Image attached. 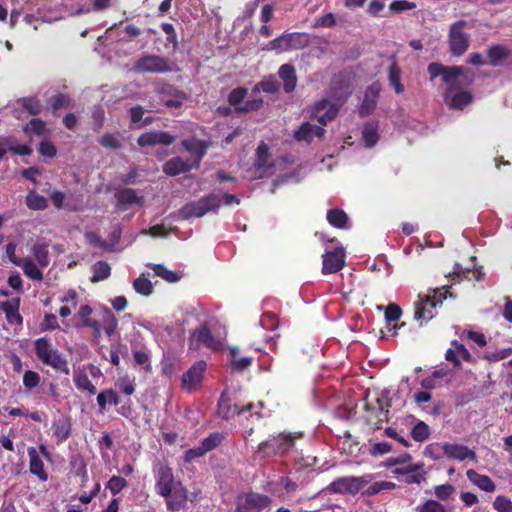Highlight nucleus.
I'll use <instances>...</instances> for the list:
<instances>
[{
	"label": "nucleus",
	"instance_id": "35",
	"mask_svg": "<svg viewBox=\"0 0 512 512\" xmlns=\"http://www.w3.org/2000/svg\"><path fill=\"white\" fill-rule=\"evenodd\" d=\"M328 222L337 228H346L348 222L347 214L340 209H332L327 213Z\"/></svg>",
	"mask_w": 512,
	"mask_h": 512
},
{
	"label": "nucleus",
	"instance_id": "57",
	"mask_svg": "<svg viewBox=\"0 0 512 512\" xmlns=\"http://www.w3.org/2000/svg\"><path fill=\"white\" fill-rule=\"evenodd\" d=\"M454 492L455 488L451 484L438 485L434 489L435 496L442 501L447 500Z\"/></svg>",
	"mask_w": 512,
	"mask_h": 512
},
{
	"label": "nucleus",
	"instance_id": "41",
	"mask_svg": "<svg viewBox=\"0 0 512 512\" xmlns=\"http://www.w3.org/2000/svg\"><path fill=\"white\" fill-rule=\"evenodd\" d=\"M32 254L41 267L49 265L48 250L45 244H35L32 248Z\"/></svg>",
	"mask_w": 512,
	"mask_h": 512
},
{
	"label": "nucleus",
	"instance_id": "50",
	"mask_svg": "<svg viewBox=\"0 0 512 512\" xmlns=\"http://www.w3.org/2000/svg\"><path fill=\"white\" fill-rule=\"evenodd\" d=\"M24 131L26 133H34L35 135L42 136L45 135L47 129L46 124L41 119L34 118L24 127Z\"/></svg>",
	"mask_w": 512,
	"mask_h": 512
},
{
	"label": "nucleus",
	"instance_id": "29",
	"mask_svg": "<svg viewBox=\"0 0 512 512\" xmlns=\"http://www.w3.org/2000/svg\"><path fill=\"white\" fill-rule=\"evenodd\" d=\"M422 469L421 464H412L406 468H398L395 470L397 474L405 475V483L413 484V483H421L424 477L418 473L419 470Z\"/></svg>",
	"mask_w": 512,
	"mask_h": 512
},
{
	"label": "nucleus",
	"instance_id": "45",
	"mask_svg": "<svg viewBox=\"0 0 512 512\" xmlns=\"http://www.w3.org/2000/svg\"><path fill=\"white\" fill-rule=\"evenodd\" d=\"M401 314H402L401 308L394 303H391L386 307L385 318L388 321L387 328L389 330L396 329L397 326L391 325L390 322L397 321L401 317Z\"/></svg>",
	"mask_w": 512,
	"mask_h": 512
},
{
	"label": "nucleus",
	"instance_id": "2",
	"mask_svg": "<svg viewBox=\"0 0 512 512\" xmlns=\"http://www.w3.org/2000/svg\"><path fill=\"white\" fill-rule=\"evenodd\" d=\"M35 351L39 360L52 367L58 372L68 375L70 369L67 360L55 349L51 347L46 338H39L35 342Z\"/></svg>",
	"mask_w": 512,
	"mask_h": 512
},
{
	"label": "nucleus",
	"instance_id": "17",
	"mask_svg": "<svg viewBox=\"0 0 512 512\" xmlns=\"http://www.w3.org/2000/svg\"><path fill=\"white\" fill-rule=\"evenodd\" d=\"M191 169H195L193 164L181 157H174L166 161L163 165V172L169 176H176L188 172Z\"/></svg>",
	"mask_w": 512,
	"mask_h": 512
},
{
	"label": "nucleus",
	"instance_id": "60",
	"mask_svg": "<svg viewBox=\"0 0 512 512\" xmlns=\"http://www.w3.org/2000/svg\"><path fill=\"white\" fill-rule=\"evenodd\" d=\"M512 354V347L503 348L495 352H488L485 358L490 362H497L499 360L505 359Z\"/></svg>",
	"mask_w": 512,
	"mask_h": 512
},
{
	"label": "nucleus",
	"instance_id": "39",
	"mask_svg": "<svg viewBox=\"0 0 512 512\" xmlns=\"http://www.w3.org/2000/svg\"><path fill=\"white\" fill-rule=\"evenodd\" d=\"M509 55V50H507L504 46L495 45L492 46L488 50V56L493 65L500 64L504 59H506Z\"/></svg>",
	"mask_w": 512,
	"mask_h": 512
},
{
	"label": "nucleus",
	"instance_id": "62",
	"mask_svg": "<svg viewBox=\"0 0 512 512\" xmlns=\"http://www.w3.org/2000/svg\"><path fill=\"white\" fill-rule=\"evenodd\" d=\"M247 94V89L245 88H237V89H234L233 91H231V93L229 94V97H228V100H229V103L232 105V106H235L236 108L238 107V105L243 101V99L245 98Z\"/></svg>",
	"mask_w": 512,
	"mask_h": 512
},
{
	"label": "nucleus",
	"instance_id": "64",
	"mask_svg": "<svg viewBox=\"0 0 512 512\" xmlns=\"http://www.w3.org/2000/svg\"><path fill=\"white\" fill-rule=\"evenodd\" d=\"M40 378L36 372L26 371L23 376V384L25 388L31 390L39 384Z\"/></svg>",
	"mask_w": 512,
	"mask_h": 512
},
{
	"label": "nucleus",
	"instance_id": "61",
	"mask_svg": "<svg viewBox=\"0 0 512 512\" xmlns=\"http://www.w3.org/2000/svg\"><path fill=\"white\" fill-rule=\"evenodd\" d=\"M99 143L106 147V148H111V149H118L121 147V142L120 140L118 139L117 136L113 135V134H105L101 137V139L99 140Z\"/></svg>",
	"mask_w": 512,
	"mask_h": 512
},
{
	"label": "nucleus",
	"instance_id": "26",
	"mask_svg": "<svg viewBox=\"0 0 512 512\" xmlns=\"http://www.w3.org/2000/svg\"><path fill=\"white\" fill-rule=\"evenodd\" d=\"M467 478L480 489L486 492H493L496 489L494 482L490 477L477 473L473 469H469L466 472Z\"/></svg>",
	"mask_w": 512,
	"mask_h": 512
},
{
	"label": "nucleus",
	"instance_id": "8",
	"mask_svg": "<svg viewBox=\"0 0 512 512\" xmlns=\"http://www.w3.org/2000/svg\"><path fill=\"white\" fill-rule=\"evenodd\" d=\"M134 70L141 73H162L171 71L172 68L164 58L151 55L139 59L134 65Z\"/></svg>",
	"mask_w": 512,
	"mask_h": 512
},
{
	"label": "nucleus",
	"instance_id": "59",
	"mask_svg": "<svg viewBox=\"0 0 512 512\" xmlns=\"http://www.w3.org/2000/svg\"><path fill=\"white\" fill-rule=\"evenodd\" d=\"M493 506L498 512H512V501L505 496H497Z\"/></svg>",
	"mask_w": 512,
	"mask_h": 512
},
{
	"label": "nucleus",
	"instance_id": "48",
	"mask_svg": "<svg viewBox=\"0 0 512 512\" xmlns=\"http://www.w3.org/2000/svg\"><path fill=\"white\" fill-rule=\"evenodd\" d=\"M279 89V84L275 77H270L266 80H263L255 85L253 91L259 92L260 90L267 93H275Z\"/></svg>",
	"mask_w": 512,
	"mask_h": 512
},
{
	"label": "nucleus",
	"instance_id": "16",
	"mask_svg": "<svg viewBox=\"0 0 512 512\" xmlns=\"http://www.w3.org/2000/svg\"><path fill=\"white\" fill-rule=\"evenodd\" d=\"M206 364L204 361L195 363L182 377V385L187 390H192L200 383Z\"/></svg>",
	"mask_w": 512,
	"mask_h": 512
},
{
	"label": "nucleus",
	"instance_id": "47",
	"mask_svg": "<svg viewBox=\"0 0 512 512\" xmlns=\"http://www.w3.org/2000/svg\"><path fill=\"white\" fill-rule=\"evenodd\" d=\"M54 434L58 442L65 441L70 435V425L66 420H59L53 424Z\"/></svg>",
	"mask_w": 512,
	"mask_h": 512
},
{
	"label": "nucleus",
	"instance_id": "9",
	"mask_svg": "<svg viewBox=\"0 0 512 512\" xmlns=\"http://www.w3.org/2000/svg\"><path fill=\"white\" fill-rule=\"evenodd\" d=\"M271 500L268 496L249 493L238 499L239 511L241 512H261L265 509Z\"/></svg>",
	"mask_w": 512,
	"mask_h": 512
},
{
	"label": "nucleus",
	"instance_id": "53",
	"mask_svg": "<svg viewBox=\"0 0 512 512\" xmlns=\"http://www.w3.org/2000/svg\"><path fill=\"white\" fill-rule=\"evenodd\" d=\"M127 486V481L120 476H113L108 481L106 487L113 495L118 494L123 488Z\"/></svg>",
	"mask_w": 512,
	"mask_h": 512
},
{
	"label": "nucleus",
	"instance_id": "31",
	"mask_svg": "<svg viewBox=\"0 0 512 512\" xmlns=\"http://www.w3.org/2000/svg\"><path fill=\"white\" fill-rule=\"evenodd\" d=\"M22 268L24 274L33 280L41 281L43 274L31 258H22L21 262L17 265Z\"/></svg>",
	"mask_w": 512,
	"mask_h": 512
},
{
	"label": "nucleus",
	"instance_id": "28",
	"mask_svg": "<svg viewBox=\"0 0 512 512\" xmlns=\"http://www.w3.org/2000/svg\"><path fill=\"white\" fill-rule=\"evenodd\" d=\"M324 134V129L310 123H304L295 132V137L298 140L310 142L314 136L321 137Z\"/></svg>",
	"mask_w": 512,
	"mask_h": 512
},
{
	"label": "nucleus",
	"instance_id": "32",
	"mask_svg": "<svg viewBox=\"0 0 512 512\" xmlns=\"http://www.w3.org/2000/svg\"><path fill=\"white\" fill-rule=\"evenodd\" d=\"M148 266L154 271L155 275L162 278L169 283H175L181 279V274L167 269L161 264H148Z\"/></svg>",
	"mask_w": 512,
	"mask_h": 512
},
{
	"label": "nucleus",
	"instance_id": "24",
	"mask_svg": "<svg viewBox=\"0 0 512 512\" xmlns=\"http://www.w3.org/2000/svg\"><path fill=\"white\" fill-rule=\"evenodd\" d=\"M187 502V490L183 485L176 486L173 495L168 499L167 508L172 512L182 510Z\"/></svg>",
	"mask_w": 512,
	"mask_h": 512
},
{
	"label": "nucleus",
	"instance_id": "40",
	"mask_svg": "<svg viewBox=\"0 0 512 512\" xmlns=\"http://www.w3.org/2000/svg\"><path fill=\"white\" fill-rule=\"evenodd\" d=\"M26 204L30 209L43 210L47 207V199L34 191L28 193Z\"/></svg>",
	"mask_w": 512,
	"mask_h": 512
},
{
	"label": "nucleus",
	"instance_id": "15",
	"mask_svg": "<svg viewBox=\"0 0 512 512\" xmlns=\"http://www.w3.org/2000/svg\"><path fill=\"white\" fill-rule=\"evenodd\" d=\"M182 146L191 154L193 161H190L194 168H199L200 162L206 153V145L203 141L192 138L182 141Z\"/></svg>",
	"mask_w": 512,
	"mask_h": 512
},
{
	"label": "nucleus",
	"instance_id": "7",
	"mask_svg": "<svg viewBox=\"0 0 512 512\" xmlns=\"http://www.w3.org/2000/svg\"><path fill=\"white\" fill-rule=\"evenodd\" d=\"M202 346L211 350H218L222 347L220 339L214 337L207 324H203L196 328L190 336L189 348L199 350Z\"/></svg>",
	"mask_w": 512,
	"mask_h": 512
},
{
	"label": "nucleus",
	"instance_id": "52",
	"mask_svg": "<svg viewBox=\"0 0 512 512\" xmlns=\"http://www.w3.org/2000/svg\"><path fill=\"white\" fill-rule=\"evenodd\" d=\"M91 313H92V308L88 305H83L80 307V309L77 313V317L81 319L83 326L96 328L97 323L95 321H92L89 318Z\"/></svg>",
	"mask_w": 512,
	"mask_h": 512
},
{
	"label": "nucleus",
	"instance_id": "43",
	"mask_svg": "<svg viewBox=\"0 0 512 512\" xmlns=\"http://www.w3.org/2000/svg\"><path fill=\"white\" fill-rule=\"evenodd\" d=\"M97 402L101 411L103 412L106 409L107 403L113 405L118 404V396L113 390L108 389L98 394Z\"/></svg>",
	"mask_w": 512,
	"mask_h": 512
},
{
	"label": "nucleus",
	"instance_id": "21",
	"mask_svg": "<svg viewBox=\"0 0 512 512\" xmlns=\"http://www.w3.org/2000/svg\"><path fill=\"white\" fill-rule=\"evenodd\" d=\"M331 90L336 99L340 100L348 96L351 92V84L343 74L335 75L331 82Z\"/></svg>",
	"mask_w": 512,
	"mask_h": 512
},
{
	"label": "nucleus",
	"instance_id": "56",
	"mask_svg": "<svg viewBox=\"0 0 512 512\" xmlns=\"http://www.w3.org/2000/svg\"><path fill=\"white\" fill-rule=\"evenodd\" d=\"M144 109L141 106H135L130 109L131 122L134 124L147 125L151 123L150 118L143 121Z\"/></svg>",
	"mask_w": 512,
	"mask_h": 512
},
{
	"label": "nucleus",
	"instance_id": "22",
	"mask_svg": "<svg viewBox=\"0 0 512 512\" xmlns=\"http://www.w3.org/2000/svg\"><path fill=\"white\" fill-rule=\"evenodd\" d=\"M278 74L283 81L285 92H292L297 84L295 68L290 64H284L279 68Z\"/></svg>",
	"mask_w": 512,
	"mask_h": 512
},
{
	"label": "nucleus",
	"instance_id": "38",
	"mask_svg": "<svg viewBox=\"0 0 512 512\" xmlns=\"http://www.w3.org/2000/svg\"><path fill=\"white\" fill-rule=\"evenodd\" d=\"M74 383L77 389L87 391L89 395H94L96 393V387L92 384L91 380L85 373L76 374L74 377Z\"/></svg>",
	"mask_w": 512,
	"mask_h": 512
},
{
	"label": "nucleus",
	"instance_id": "34",
	"mask_svg": "<svg viewBox=\"0 0 512 512\" xmlns=\"http://www.w3.org/2000/svg\"><path fill=\"white\" fill-rule=\"evenodd\" d=\"M134 290L141 295L149 296L153 292V284L143 273L133 282Z\"/></svg>",
	"mask_w": 512,
	"mask_h": 512
},
{
	"label": "nucleus",
	"instance_id": "6",
	"mask_svg": "<svg viewBox=\"0 0 512 512\" xmlns=\"http://www.w3.org/2000/svg\"><path fill=\"white\" fill-rule=\"evenodd\" d=\"M370 483L368 476H346L335 479L328 489L338 494H356Z\"/></svg>",
	"mask_w": 512,
	"mask_h": 512
},
{
	"label": "nucleus",
	"instance_id": "20",
	"mask_svg": "<svg viewBox=\"0 0 512 512\" xmlns=\"http://www.w3.org/2000/svg\"><path fill=\"white\" fill-rule=\"evenodd\" d=\"M338 109L327 100H322L315 105V117L321 125H326L328 121L334 119Z\"/></svg>",
	"mask_w": 512,
	"mask_h": 512
},
{
	"label": "nucleus",
	"instance_id": "51",
	"mask_svg": "<svg viewBox=\"0 0 512 512\" xmlns=\"http://www.w3.org/2000/svg\"><path fill=\"white\" fill-rule=\"evenodd\" d=\"M222 435L219 433H212L205 439H203L200 443V446L204 450L205 453L215 449L222 442Z\"/></svg>",
	"mask_w": 512,
	"mask_h": 512
},
{
	"label": "nucleus",
	"instance_id": "12",
	"mask_svg": "<svg viewBox=\"0 0 512 512\" xmlns=\"http://www.w3.org/2000/svg\"><path fill=\"white\" fill-rule=\"evenodd\" d=\"M345 253L343 248H336L323 255V274L336 273L341 270L345 264Z\"/></svg>",
	"mask_w": 512,
	"mask_h": 512
},
{
	"label": "nucleus",
	"instance_id": "10",
	"mask_svg": "<svg viewBox=\"0 0 512 512\" xmlns=\"http://www.w3.org/2000/svg\"><path fill=\"white\" fill-rule=\"evenodd\" d=\"M182 485L180 481L174 478L172 469L165 465H160L156 471L155 489L158 494H164L171 491V488Z\"/></svg>",
	"mask_w": 512,
	"mask_h": 512
},
{
	"label": "nucleus",
	"instance_id": "13",
	"mask_svg": "<svg viewBox=\"0 0 512 512\" xmlns=\"http://www.w3.org/2000/svg\"><path fill=\"white\" fill-rule=\"evenodd\" d=\"M175 141V137L165 131H150L140 135L137 143L141 147L165 145L168 146Z\"/></svg>",
	"mask_w": 512,
	"mask_h": 512
},
{
	"label": "nucleus",
	"instance_id": "30",
	"mask_svg": "<svg viewBox=\"0 0 512 512\" xmlns=\"http://www.w3.org/2000/svg\"><path fill=\"white\" fill-rule=\"evenodd\" d=\"M450 49L453 55L460 56L468 48V39L465 34H450Z\"/></svg>",
	"mask_w": 512,
	"mask_h": 512
},
{
	"label": "nucleus",
	"instance_id": "55",
	"mask_svg": "<svg viewBox=\"0 0 512 512\" xmlns=\"http://www.w3.org/2000/svg\"><path fill=\"white\" fill-rule=\"evenodd\" d=\"M49 103L53 110L66 108L70 105V98L65 94H57L49 99Z\"/></svg>",
	"mask_w": 512,
	"mask_h": 512
},
{
	"label": "nucleus",
	"instance_id": "33",
	"mask_svg": "<svg viewBox=\"0 0 512 512\" xmlns=\"http://www.w3.org/2000/svg\"><path fill=\"white\" fill-rule=\"evenodd\" d=\"M269 154L268 147L265 144H261L258 146L256 151V161L255 165L258 170H260L259 177L266 172V169L269 167Z\"/></svg>",
	"mask_w": 512,
	"mask_h": 512
},
{
	"label": "nucleus",
	"instance_id": "3",
	"mask_svg": "<svg viewBox=\"0 0 512 512\" xmlns=\"http://www.w3.org/2000/svg\"><path fill=\"white\" fill-rule=\"evenodd\" d=\"M220 204L221 199L219 196L210 194L198 201L187 203L179 209L173 217L180 220H188L192 217H202L210 211H215Z\"/></svg>",
	"mask_w": 512,
	"mask_h": 512
},
{
	"label": "nucleus",
	"instance_id": "5",
	"mask_svg": "<svg viewBox=\"0 0 512 512\" xmlns=\"http://www.w3.org/2000/svg\"><path fill=\"white\" fill-rule=\"evenodd\" d=\"M300 433L279 434L259 445L256 455L260 458L270 457L277 453L288 451L294 444V440L300 438Z\"/></svg>",
	"mask_w": 512,
	"mask_h": 512
},
{
	"label": "nucleus",
	"instance_id": "42",
	"mask_svg": "<svg viewBox=\"0 0 512 512\" xmlns=\"http://www.w3.org/2000/svg\"><path fill=\"white\" fill-rule=\"evenodd\" d=\"M411 436L415 441L423 442L429 438L430 428L425 422L419 421L413 427Z\"/></svg>",
	"mask_w": 512,
	"mask_h": 512
},
{
	"label": "nucleus",
	"instance_id": "18",
	"mask_svg": "<svg viewBox=\"0 0 512 512\" xmlns=\"http://www.w3.org/2000/svg\"><path fill=\"white\" fill-rule=\"evenodd\" d=\"M28 456H29V470L30 472L37 476L40 481H47L48 474L44 469V463L41 459L39 453L36 448L29 447L28 448Z\"/></svg>",
	"mask_w": 512,
	"mask_h": 512
},
{
	"label": "nucleus",
	"instance_id": "58",
	"mask_svg": "<svg viewBox=\"0 0 512 512\" xmlns=\"http://www.w3.org/2000/svg\"><path fill=\"white\" fill-rule=\"evenodd\" d=\"M395 487V484L392 482L387 481H381V482H375L371 484L365 491V494L367 495H375L379 493L382 490H389Z\"/></svg>",
	"mask_w": 512,
	"mask_h": 512
},
{
	"label": "nucleus",
	"instance_id": "11",
	"mask_svg": "<svg viewBox=\"0 0 512 512\" xmlns=\"http://www.w3.org/2000/svg\"><path fill=\"white\" fill-rule=\"evenodd\" d=\"M305 34H281L278 38L270 43V49L278 52L286 51L289 49H298L303 47L307 40H301Z\"/></svg>",
	"mask_w": 512,
	"mask_h": 512
},
{
	"label": "nucleus",
	"instance_id": "54",
	"mask_svg": "<svg viewBox=\"0 0 512 512\" xmlns=\"http://www.w3.org/2000/svg\"><path fill=\"white\" fill-rule=\"evenodd\" d=\"M2 309L6 313L7 319L10 322H16V323L22 322L21 315L17 312L15 306L11 302H9V301L3 302Z\"/></svg>",
	"mask_w": 512,
	"mask_h": 512
},
{
	"label": "nucleus",
	"instance_id": "23",
	"mask_svg": "<svg viewBox=\"0 0 512 512\" xmlns=\"http://www.w3.org/2000/svg\"><path fill=\"white\" fill-rule=\"evenodd\" d=\"M451 92H446L445 101L452 109H463L472 102V94L468 91H461L452 96Z\"/></svg>",
	"mask_w": 512,
	"mask_h": 512
},
{
	"label": "nucleus",
	"instance_id": "25",
	"mask_svg": "<svg viewBox=\"0 0 512 512\" xmlns=\"http://www.w3.org/2000/svg\"><path fill=\"white\" fill-rule=\"evenodd\" d=\"M187 502V490L183 485L176 486L173 495L168 499L167 508L172 512L182 510Z\"/></svg>",
	"mask_w": 512,
	"mask_h": 512
},
{
	"label": "nucleus",
	"instance_id": "36",
	"mask_svg": "<svg viewBox=\"0 0 512 512\" xmlns=\"http://www.w3.org/2000/svg\"><path fill=\"white\" fill-rule=\"evenodd\" d=\"M17 104L31 115H37L42 111V105L35 97L20 98L17 100Z\"/></svg>",
	"mask_w": 512,
	"mask_h": 512
},
{
	"label": "nucleus",
	"instance_id": "46",
	"mask_svg": "<svg viewBox=\"0 0 512 512\" xmlns=\"http://www.w3.org/2000/svg\"><path fill=\"white\" fill-rule=\"evenodd\" d=\"M388 79L397 94L404 91V87L400 83V69L395 63L390 66Z\"/></svg>",
	"mask_w": 512,
	"mask_h": 512
},
{
	"label": "nucleus",
	"instance_id": "49",
	"mask_svg": "<svg viewBox=\"0 0 512 512\" xmlns=\"http://www.w3.org/2000/svg\"><path fill=\"white\" fill-rule=\"evenodd\" d=\"M416 512H448V510L436 500H427L416 507Z\"/></svg>",
	"mask_w": 512,
	"mask_h": 512
},
{
	"label": "nucleus",
	"instance_id": "1",
	"mask_svg": "<svg viewBox=\"0 0 512 512\" xmlns=\"http://www.w3.org/2000/svg\"><path fill=\"white\" fill-rule=\"evenodd\" d=\"M428 72L431 79L441 76L443 82L449 86L448 91L457 89L462 84H469L474 79L473 74L468 69L458 66H444L439 63H430Z\"/></svg>",
	"mask_w": 512,
	"mask_h": 512
},
{
	"label": "nucleus",
	"instance_id": "63",
	"mask_svg": "<svg viewBox=\"0 0 512 512\" xmlns=\"http://www.w3.org/2000/svg\"><path fill=\"white\" fill-rule=\"evenodd\" d=\"M263 106V100L256 98L253 100H247L243 106L237 107L236 110L239 112H252L257 111Z\"/></svg>",
	"mask_w": 512,
	"mask_h": 512
},
{
	"label": "nucleus",
	"instance_id": "4",
	"mask_svg": "<svg viewBox=\"0 0 512 512\" xmlns=\"http://www.w3.org/2000/svg\"><path fill=\"white\" fill-rule=\"evenodd\" d=\"M447 291H443V288L435 289L426 295H419L418 301L415 303V314L416 320L428 321L434 317V309L442 304L446 298Z\"/></svg>",
	"mask_w": 512,
	"mask_h": 512
},
{
	"label": "nucleus",
	"instance_id": "44",
	"mask_svg": "<svg viewBox=\"0 0 512 512\" xmlns=\"http://www.w3.org/2000/svg\"><path fill=\"white\" fill-rule=\"evenodd\" d=\"M363 138L368 147L374 146L378 141L377 125L367 123L363 128Z\"/></svg>",
	"mask_w": 512,
	"mask_h": 512
},
{
	"label": "nucleus",
	"instance_id": "37",
	"mask_svg": "<svg viewBox=\"0 0 512 512\" xmlns=\"http://www.w3.org/2000/svg\"><path fill=\"white\" fill-rule=\"evenodd\" d=\"M93 276L91 278L92 282H99L109 277L111 272V267L108 263L104 261H98L92 267Z\"/></svg>",
	"mask_w": 512,
	"mask_h": 512
},
{
	"label": "nucleus",
	"instance_id": "19",
	"mask_svg": "<svg viewBox=\"0 0 512 512\" xmlns=\"http://www.w3.org/2000/svg\"><path fill=\"white\" fill-rule=\"evenodd\" d=\"M115 198L117 200V206L121 210H126L128 206L133 204L142 203V197H140L135 190L130 188L117 190L115 193Z\"/></svg>",
	"mask_w": 512,
	"mask_h": 512
},
{
	"label": "nucleus",
	"instance_id": "14",
	"mask_svg": "<svg viewBox=\"0 0 512 512\" xmlns=\"http://www.w3.org/2000/svg\"><path fill=\"white\" fill-rule=\"evenodd\" d=\"M442 452L446 457L459 461H464L466 459L476 461L475 452L464 445L445 442L443 443Z\"/></svg>",
	"mask_w": 512,
	"mask_h": 512
},
{
	"label": "nucleus",
	"instance_id": "27",
	"mask_svg": "<svg viewBox=\"0 0 512 512\" xmlns=\"http://www.w3.org/2000/svg\"><path fill=\"white\" fill-rule=\"evenodd\" d=\"M380 91L381 85L379 83H373L367 88L362 103V110H364L366 113H369L375 108Z\"/></svg>",
	"mask_w": 512,
	"mask_h": 512
}]
</instances>
